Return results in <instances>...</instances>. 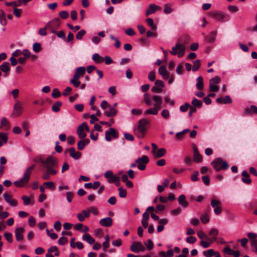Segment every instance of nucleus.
<instances>
[{"label": "nucleus", "mask_w": 257, "mask_h": 257, "mask_svg": "<svg viewBox=\"0 0 257 257\" xmlns=\"http://www.w3.org/2000/svg\"><path fill=\"white\" fill-rule=\"evenodd\" d=\"M145 103L148 106L154 105L155 107H151L145 111V114L157 115L159 110L162 108L163 103L162 98L160 96L154 95L150 96L149 94L146 93L144 94Z\"/></svg>", "instance_id": "nucleus-1"}, {"label": "nucleus", "mask_w": 257, "mask_h": 257, "mask_svg": "<svg viewBox=\"0 0 257 257\" xmlns=\"http://www.w3.org/2000/svg\"><path fill=\"white\" fill-rule=\"evenodd\" d=\"M149 124V121L147 119L142 118L139 120L134 128L135 134L139 138H144Z\"/></svg>", "instance_id": "nucleus-2"}, {"label": "nucleus", "mask_w": 257, "mask_h": 257, "mask_svg": "<svg viewBox=\"0 0 257 257\" xmlns=\"http://www.w3.org/2000/svg\"><path fill=\"white\" fill-rule=\"evenodd\" d=\"M35 167V165H33L28 167L25 171L24 176L19 180L15 181L14 184L17 187H22L27 184L30 179V176L34 169Z\"/></svg>", "instance_id": "nucleus-3"}, {"label": "nucleus", "mask_w": 257, "mask_h": 257, "mask_svg": "<svg viewBox=\"0 0 257 257\" xmlns=\"http://www.w3.org/2000/svg\"><path fill=\"white\" fill-rule=\"evenodd\" d=\"M213 169L219 172L222 170H226L229 168V165L227 162L224 161L221 158L218 157L213 160L211 163Z\"/></svg>", "instance_id": "nucleus-4"}, {"label": "nucleus", "mask_w": 257, "mask_h": 257, "mask_svg": "<svg viewBox=\"0 0 257 257\" xmlns=\"http://www.w3.org/2000/svg\"><path fill=\"white\" fill-rule=\"evenodd\" d=\"M85 68L84 67H78L75 71V73L73 79L70 81V83L75 87H78L80 85V81L79 80L80 77L85 74Z\"/></svg>", "instance_id": "nucleus-5"}, {"label": "nucleus", "mask_w": 257, "mask_h": 257, "mask_svg": "<svg viewBox=\"0 0 257 257\" xmlns=\"http://www.w3.org/2000/svg\"><path fill=\"white\" fill-rule=\"evenodd\" d=\"M44 166L48 169H56L58 167V160L52 156H49L45 161Z\"/></svg>", "instance_id": "nucleus-6"}, {"label": "nucleus", "mask_w": 257, "mask_h": 257, "mask_svg": "<svg viewBox=\"0 0 257 257\" xmlns=\"http://www.w3.org/2000/svg\"><path fill=\"white\" fill-rule=\"evenodd\" d=\"M185 50L186 46L185 45L177 43L175 46L172 48L170 53L173 55H177L178 57H182L184 55Z\"/></svg>", "instance_id": "nucleus-7"}, {"label": "nucleus", "mask_w": 257, "mask_h": 257, "mask_svg": "<svg viewBox=\"0 0 257 257\" xmlns=\"http://www.w3.org/2000/svg\"><path fill=\"white\" fill-rule=\"evenodd\" d=\"M208 15L210 17L221 22L228 21L230 19V16L228 15L216 11H210Z\"/></svg>", "instance_id": "nucleus-8"}, {"label": "nucleus", "mask_w": 257, "mask_h": 257, "mask_svg": "<svg viewBox=\"0 0 257 257\" xmlns=\"http://www.w3.org/2000/svg\"><path fill=\"white\" fill-rule=\"evenodd\" d=\"M61 24V21L59 18H56L52 21L48 22L46 24V28L49 30L51 33H56V30L58 29Z\"/></svg>", "instance_id": "nucleus-9"}, {"label": "nucleus", "mask_w": 257, "mask_h": 257, "mask_svg": "<svg viewBox=\"0 0 257 257\" xmlns=\"http://www.w3.org/2000/svg\"><path fill=\"white\" fill-rule=\"evenodd\" d=\"M149 162V158L146 155H143L142 157L138 158L136 163L138 164V168L141 170L144 171L146 168V164Z\"/></svg>", "instance_id": "nucleus-10"}, {"label": "nucleus", "mask_w": 257, "mask_h": 257, "mask_svg": "<svg viewBox=\"0 0 257 257\" xmlns=\"http://www.w3.org/2000/svg\"><path fill=\"white\" fill-rule=\"evenodd\" d=\"M211 205L214 208V212L216 215H219L222 211L221 202L217 199H212Z\"/></svg>", "instance_id": "nucleus-11"}, {"label": "nucleus", "mask_w": 257, "mask_h": 257, "mask_svg": "<svg viewBox=\"0 0 257 257\" xmlns=\"http://www.w3.org/2000/svg\"><path fill=\"white\" fill-rule=\"evenodd\" d=\"M130 249L135 252H139L140 251H144L146 248L141 242H134L130 246Z\"/></svg>", "instance_id": "nucleus-12"}, {"label": "nucleus", "mask_w": 257, "mask_h": 257, "mask_svg": "<svg viewBox=\"0 0 257 257\" xmlns=\"http://www.w3.org/2000/svg\"><path fill=\"white\" fill-rule=\"evenodd\" d=\"M105 140L107 141H110L111 140V137H112L113 138H117L118 137V135L116 133V131L114 128L112 127H110L109 128L108 131H106L105 133Z\"/></svg>", "instance_id": "nucleus-13"}, {"label": "nucleus", "mask_w": 257, "mask_h": 257, "mask_svg": "<svg viewBox=\"0 0 257 257\" xmlns=\"http://www.w3.org/2000/svg\"><path fill=\"white\" fill-rule=\"evenodd\" d=\"M23 107L22 103L18 100H15V103L14 106L13 114L16 116H18L22 113Z\"/></svg>", "instance_id": "nucleus-14"}, {"label": "nucleus", "mask_w": 257, "mask_h": 257, "mask_svg": "<svg viewBox=\"0 0 257 257\" xmlns=\"http://www.w3.org/2000/svg\"><path fill=\"white\" fill-rule=\"evenodd\" d=\"M192 148L194 152L193 161L196 163L201 162L202 161L203 158L201 155L199 153L197 146L193 144L192 145Z\"/></svg>", "instance_id": "nucleus-15"}, {"label": "nucleus", "mask_w": 257, "mask_h": 257, "mask_svg": "<svg viewBox=\"0 0 257 257\" xmlns=\"http://www.w3.org/2000/svg\"><path fill=\"white\" fill-rule=\"evenodd\" d=\"M4 197L6 201L9 203L11 206H16L18 205L17 200L13 199L12 195L8 193H5L4 194Z\"/></svg>", "instance_id": "nucleus-16"}, {"label": "nucleus", "mask_w": 257, "mask_h": 257, "mask_svg": "<svg viewBox=\"0 0 257 257\" xmlns=\"http://www.w3.org/2000/svg\"><path fill=\"white\" fill-rule=\"evenodd\" d=\"M25 229L23 227L17 228L15 229L16 239L18 241H21L24 239L23 233Z\"/></svg>", "instance_id": "nucleus-17"}, {"label": "nucleus", "mask_w": 257, "mask_h": 257, "mask_svg": "<svg viewBox=\"0 0 257 257\" xmlns=\"http://www.w3.org/2000/svg\"><path fill=\"white\" fill-rule=\"evenodd\" d=\"M68 152L70 156L75 160L79 159L81 157V153L76 151L75 149L73 147L67 150L66 152Z\"/></svg>", "instance_id": "nucleus-18"}, {"label": "nucleus", "mask_w": 257, "mask_h": 257, "mask_svg": "<svg viewBox=\"0 0 257 257\" xmlns=\"http://www.w3.org/2000/svg\"><path fill=\"white\" fill-rule=\"evenodd\" d=\"M99 224L103 227H110L112 224V219L110 217H106L99 220Z\"/></svg>", "instance_id": "nucleus-19"}, {"label": "nucleus", "mask_w": 257, "mask_h": 257, "mask_svg": "<svg viewBox=\"0 0 257 257\" xmlns=\"http://www.w3.org/2000/svg\"><path fill=\"white\" fill-rule=\"evenodd\" d=\"M224 253L228 255H233L234 257H239L240 252L237 250H234L228 246H226L223 249Z\"/></svg>", "instance_id": "nucleus-20"}, {"label": "nucleus", "mask_w": 257, "mask_h": 257, "mask_svg": "<svg viewBox=\"0 0 257 257\" xmlns=\"http://www.w3.org/2000/svg\"><path fill=\"white\" fill-rule=\"evenodd\" d=\"M216 102L219 104H226L232 102V99L228 95L225 96L224 97H220L216 99Z\"/></svg>", "instance_id": "nucleus-21"}, {"label": "nucleus", "mask_w": 257, "mask_h": 257, "mask_svg": "<svg viewBox=\"0 0 257 257\" xmlns=\"http://www.w3.org/2000/svg\"><path fill=\"white\" fill-rule=\"evenodd\" d=\"M57 173V171L56 169H48L47 170L46 172H45L42 176V178L44 180H49L50 179V175H54L56 174Z\"/></svg>", "instance_id": "nucleus-22"}, {"label": "nucleus", "mask_w": 257, "mask_h": 257, "mask_svg": "<svg viewBox=\"0 0 257 257\" xmlns=\"http://www.w3.org/2000/svg\"><path fill=\"white\" fill-rule=\"evenodd\" d=\"M166 154V150L164 148H160L157 150L154 153H153V155L154 158H158L162 157H163Z\"/></svg>", "instance_id": "nucleus-23"}, {"label": "nucleus", "mask_w": 257, "mask_h": 257, "mask_svg": "<svg viewBox=\"0 0 257 257\" xmlns=\"http://www.w3.org/2000/svg\"><path fill=\"white\" fill-rule=\"evenodd\" d=\"M242 178L241 179L242 181L246 184H249L251 183V180L249 178V175L247 171H243L242 172Z\"/></svg>", "instance_id": "nucleus-24"}, {"label": "nucleus", "mask_w": 257, "mask_h": 257, "mask_svg": "<svg viewBox=\"0 0 257 257\" xmlns=\"http://www.w3.org/2000/svg\"><path fill=\"white\" fill-rule=\"evenodd\" d=\"M84 128L83 123L80 125L77 130V134L81 139H83L86 137V134L84 133Z\"/></svg>", "instance_id": "nucleus-25"}, {"label": "nucleus", "mask_w": 257, "mask_h": 257, "mask_svg": "<svg viewBox=\"0 0 257 257\" xmlns=\"http://www.w3.org/2000/svg\"><path fill=\"white\" fill-rule=\"evenodd\" d=\"M251 113L257 114V107L254 105H251L249 108L247 107L244 109V114L249 115Z\"/></svg>", "instance_id": "nucleus-26"}, {"label": "nucleus", "mask_w": 257, "mask_h": 257, "mask_svg": "<svg viewBox=\"0 0 257 257\" xmlns=\"http://www.w3.org/2000/svg\"><path fill=\"white\" fill-rule=\"evenodd\" d=\"M179 204L182 207L186 208L188 206V203L186 200V197L184 195H181L178 198Z\"/></svg>", "instance_id": "nucleus-27"}, {"label": "nucleus", "mask_w": 257, "mask_h": 257, "mask_svg": "<svg viewBox=\"0 0 257 257\" xmlns=\"http://www.w3.org/2000/svg\"><path fill=\"white\" fill-rule=\"evenodd\" d=\"M174 255V250L172 249L168 250L166 252L161 251L159 253V257H173Z\"/></svg>", "instance_id": "nucleus-28"}, {"label": "nucleus", "mask_w": 257, "mask_h": 257, "mask_svg": "<svg viewBox=\"0 0 257 257\" xmlns=\"http://www.w3.org/2000/svg\"><path fill=\"white\" fill-rule=\"evenodd\" d=\"M82 238L90 244H92L95 242V239L88 233L84 234Z\"/></svg>", "instance_id": "nucleus-29"}, {"label": "nucleus", "mask_w": 257, "mask_h": 257, "mask_svg": "<svg viewBox=\"0 0 257 257\" xmlns=\"http://www.w3.org/2000/svg\"><path fill=\"white\" fill-rule=\"evenodd\" d=\"M159 73L160 75L167 79L169 76V74L167 72L166 68L165 66H161L159 69Z\"/></svg>", "instance_id": "nucleus-30"}, {"label": "nucleus", "mask_w": 257, "mask_h": 257, "mask_svg": "<svg viewBox=\"0 0 257 257\" xmlns=\"http://www.w3.org/2000/svg\"><path fill=\"white\" fill-rule=\"evenodd\" d=\"M216 34V31H212L208 36L205 37V39L208 42H213L215 40Z\"/></svg>", "instance_id": "nucleus-31"}, {"label": "nucleus", "mask_w": 257, "mask_h": 257, "mask_svg": "<svg viewBox=\"0 0 257 257\" xmlns=\"http://www.w3.org/2000/svg\"><path fill=\"white\" fill-rule=\"evenodd\" d=\"M89 140L88 139H84L83 140H80V141H79L78 142V144H77L78 149L79 150H82L84 148L85 145L89 144Z\"/></svg>", "instance_id": "nucleus-32"}, {"label": "nucleus", "mask_w": 257, "mask_h": 257, "mask_svg": "<svg viewBox=\"0 0 257 257\" xmlns=\"http://www.w3.org/2000/svg\"><path fill=\"white\" fill-rule=\"evenodd\" d=\"M109 111H105L104 114L106 116H107V117H111V116H114L117 113L116 109H115L114 108L111 107V106H110L109 107Z\"/></svg>", "instance_id": "nucleus-33"}, {"label": "nucleus", "mask_w": 257, "mask_h": 257, "mask_svg": "<svg viewBox=\"0 0 257 257\" xmlns=\"http://www.w3.org/2000/svg\"><path fill=\"white\" fill-rule=\"evenodd\" d=\"M197 83L196 87L199 90H202L204 87L203 79L201 76H199L197 79Z\"/></svg>", "instance_id": "nucleus-34"}, {"label": "nucleus", "mask_w": 257, "mask_h": 257, "mask_svg": "<svg viewBox=\"0 0 257 257\" xmlns=\"http://www.w3.org/2000/svg\"><path fill=\"white\" fill-rule=\"evenodd\" d=\"M0 68L3 72H8L10 70L9 63L8 62H5L3 63V64L1 65Z\"/></svg>", "instance_id": "nucleus-35"}, {"label": "nucleus", "mask_w": 257, "mask_h": 257, "mask_svg": "<svg viewBox=\"0 0 257 257\" xmlns=\"http://www.w3.org/2000/svg\"><path fill=\"white\" fill-rule=\"evenodd\" d=\"M155 7H156V5L154 4L149 5V8L146 12V16H148L156 12V9H155Z\"/></svg>", "instance_id": "nucleus-36"}, {"label": "nucleus", "mask_w": 257, "mask_h": 257, "mask_svg": "<svg viewBox=\"0 0 257 257\" xmlns=\"http://www.w3.org/2000/svg\"><path fill=\"white\" fill-rule=\"evenodd\" d=\"M212 242H213V240H212L211 238H210V240H202L200 242V244L203 247L206 248L208 247Z\"/></svg>", "instance_id": "nucleus-37"}, {"label": "nucleus", "mask_w": 257, "mask_h": 257, "mask_svg": "<svg viewBox=\"0 0 257 257\" xmlns=\"http://www.w3.org/2000/svg\"><path fill=\"white\" fill-rule=\"evenodd\" d=\"M8 139L7 134L0 133V147L2 146L3 143H6Z\"/></svg>", "instance_id": "nucleus-38"}, {"label": "nucleus", "mask_w": 257, "mask_h": 257, "mask_svg": "<svg viewBox=\"0 0 257 257\" xmlns=\"http://www.w3.org/2000/svg\"><path fill=\"white\" fill-rule=\"evenodd\" d=\"M197 236L198 237L202 240H210V238H209L208 236L202 230H200L197 232Z\"/></svg>", "instance_id": "nucleus-39"}, {"label": "nucleus", "mask_w": 257, "mask_h": 257, "mask_svg": "<svg viewBox=\"0 0 257 257\" xmlns=\"http://www.w3.org/2000/svg\"><path fill=\"white\" fill-rule=\"evenodd\" d=\"M92 60L97 63H102L104 61V59L101 57L97 53H95L93 55Z\"/></svg>", "instance_id": "nucleus-40"}, {"label": "nucleus", "mask_w": 257, "mask_h": 257, "mask_svg": "<svg viewBox=\"0 0 257 257\" xmlns=\"http://www.w3.org/2000/svg\"><path fill=\"white\" fill-rule=\"evenodd\" d=\"M218 234V231L216 228H212L210 230L209 235L212 237L211 239L213 241L216 240Z\"/></svg>", "instance_id": "nucleus-41"}, {"label": "nucleus", "mask_w": 257, "mask_h": 257, "mask_svg": "<svg viewBox=\"0 0 257 257\" xmlns=\"http://www.w3.org/2000/svg\"><path fill=\"white\" fill-rule=\"evenodd\" d=\"M146 22L148 25L151 27V29L153 31H155L157 29V27L154 25L153 20L151 18H148L146 19Z\"/></svg>", "instance_id": "nucleus-42"}, {"label": "nucleus", "mask_w": 257, "mask_h": 257, "mask_svg": "<svg viewBox=\"0 0 257 257\" xmlns=\"http://www.w3.org/2000/svg\"><path fill=\"white\" fill-rule=\"evenodd\" d=\"M105 241L103 242V249L105 251L109 246V238L108 235H106L105 236Z\"/></svg>", "instance_id": "nucleus-43"}, {"label": "nucleus", "mask_w": 257, "mask_h": 257, "mask_svg": "<svg viewBox=\"0 0 257 257\" xmlns=\"http://www.w3.org/2000/svg\"><path fill=\"white\" fill-rule=\"evenodd\" d=\"M2 126L6 127V130H8L10 128V124L9 121L6 117H3L1 120Z\"/></svg>", "instance_id": "nucleus-44"}, {"label": "nucleus", "mask_w": 257, "mask_h": 257, "mask_svg": "<svg viewBox=\"0 0 257 257\" xmlns=\"http://www.w3.org/2000/svg\"><path fill=\"white\" fill-rule=\"evenodd\" d=\"M61 105V102L58 101L52 106V109L54 112H58L60 110V107Z\"/></svg>", "instance_id": "nucleus-45"}, {"label": "nucleus", "mask_w": 257, "mask_h": 257, "mask_svg": "<svg viewBox=\"0 0 257 257\" xmlns=\"http://www.w3.org/2000/svg\"><path fill=\"white\" fill-rule=\"evenodd\" d=\"M215 251L213 249H209L208 250L204 251L203 253L205 257H212L214 255Z\"/></svg>", "instance_id": "nucleus-46"}, {"label": "nucleus", "mask_w": 257, "mask_h": 257, "mask_svg": "<svg viewBox=\"0 0 257 257\" xmlns=\"http://www.w3.org/2000/svg\"><path fill=\"white\" fill-rule=\"evenodd\" d=\"M161 116L165 119H168L170 116V113L168 109H163L161 112Z\"/></svg>", "instance_id": "nucleus-47"}, {"label": "nucleus", "mask_w": 257, "mask_h": 257, "mask_svg": "<svg viewBox=\"0 0 257 257\" xmlns=\"http://www.w3.org/2000/svg\"><path fill=\"white\" fill-rule=\"evenodd\" d=\"M43 185L52 190H54L55 189V184L52 181L45 182L44 183Z\"/></svg>", "instance_id": "nucleus-48"}, {"label": "nucleus", "mask_w": 257, "mask_h": 257, "mask_svg": "<svg viewBox=\"0 0 257 257\" xmlns=\"http://www.w3.org/2000/svg\"><path fill=\"white\" fill-rule=\"evenodd\" d=\"M200 220L203 223H207L209 221V218L207 213H203L200 216Z\"/></svg>", "instance_id": "nucleus-49"}, {"label": "nucleus", "mask_w": 257, "mask_h": 257, "mask_svg": "<svg viewBox=\"0 0 257 257\" xmlns=\"http://www.w3.org/2000/svg\"><path fill=\"white\" fill-rule=\"evenodd\" d=\"M200 66V61L199 60H197L196 61H193V66L192 67V70L193 71H196L198 70Z\"/></svg>", "instance_id": "nucleus-50"}, {"label": "nucleus", "mask_w": 257, "mask_h": 257, "mask_svg": "<svg viewBox=\"0 0 257 257\" xmlns=\"http://www.w3.org/2000/svg\"><path fill=\"white\" fill-rule=\"evenodd\" d=\"M33 49L36 53L39 52L41 50V44L39 43H35L33 46Z\"/></svg>", "instance_id": "nucleus-51"}, {"label": "nucleus", "mask_w": 257, "mask_h": 257, "mask_svg": "<svg viewBox=\"0 0 257 257\" xmlns=\"http://www.w3.org/2000/svg\"><path fill=\"white\" fill-rule=\"evenodd\" d=\"M173 12V9L171 8L170 4H167L164 5V12L166 14H170Z\"/></svg>", "instance_id": "nucleus-52"}, {"label": "nucleus", "mask_w": 257, "mask_h": 257, "mask_svg": "<svg viewBox=\"0 0 257 257\" xmlns=\"http://www.w3.org/2000/svg\"><path fill=\"white\" fill-rule=\"evenodd\" d=\"M61 96V93L57 88H55L53 90L52 93V97L54 98H58Z\"/></svg>", "instance_id": "nucleus-53"}, {"label": "nucleus", "mask_w": 257, "mask_h": 257, "mask_svg": "<svg viewBox=\"0 0 257 257\" xmlns=\"http://www.w3.org/2000/svg\"><path fill=\"white\" fill-rule=\"evenodd\" d=\"M221 81V78L218 76H216L215 77H214V78H211V79H210V81H209V83H210L211 84H218Z\"/></svg>", "instance_id": "nucleus-54"}, {"label": "nucleus", "mask_w": 257, "mask_h": 257, "mask_svg": "<svg viewBox=\"0 0 257 257\" xmlns=\"http://www.w3.org/2000/svg\"><path fill=\"white\" fill-rule=\"evenodd\" d=\"M192 104L196 107H201L202 102L201 100H198L197 99L194 98L192 101Z\"/></svg>", "instance_id": "nucleus-55"}, {"label": "nucleus", "mask_w": 257, "mask_h": 257, "mask_svg": "<svg viewBox=\"0 0 257 257\" xmlns=\"http://www.w3.org/2000/svg\"><path fill=\"white\" fill-rule=\"evenodd\" d=\"M6 239L10 243L13 242V235L10 232H6L4 234Z\"/></svg>", "instance_id": "nucleus-56"}, {"label": "nucleus", "mask_w": 257, "mask_h": 257, "mask_svg": "<svg viewBox=\"0 0 257 257\" xmlns=\"http://www.w3.org/2000/svg\"><path fill=\"white\" fill-rule=\"evenodd\" d=\"M119 196L121 198H124L126 196L127 192L125 189H123L121 187L118 188Z\"/></svg>", "instance_id": "nucleus-57"}, {"label": "nucleus", "mask_w": 257, "mask_h": 257, "mask_svg": "<svg viewBox=\"0 0 257 257\" xmlns=\"http://www.w3.org/2000/svg\"><path fill=\"white\" fill-rule=\"evenodd\" d=\"M86 34V31L84 30H81L76 35V38L77 40H81L83 36Z\"/></svg>", "instance_id": "nucleus-58"}, {"label": "nucleus", "mask_w": 257, "mask_h": 257, "mask_svg": "<svg viewBox=\"0 0 257 257\" xmlns=\"http://www.w3.org/2000/svg\"><path fill=\"white\" fill-rule=\"evenodd\" d=\"M145 244L148 250H151L154 247V243L151 239L147 240L146 242H145Z\"/></svg>", "instance_id": "nucleus-59"}, {"label": "nucleus", "mask_w": 257, "mask_h": 257, "mask_svg": "<svg viewBox=\"0 0 257 257\" xmlns=\"http://www.w3.org/2000/svg\"><path fill=\"white\" fill-rule=\"evenodd\" d=\"M22 199L24 201V205H28L31 203V199L29 197L24 195L22 197Z\"/></svg>", "instance_id": "nucleus-60"}, {"label": "nucleus", "mask_w": 257, "mask_h": 257, "mask_svg": "<svg viewBox=\"0 0 257 257\" xmlns=\"http://www.w3.org/2000/svg\"><path fill=\"white\" fill-rule=\"evenodd\" d=\"M251 247L252 251L257 252V239L251 240Z\"/></svg>", "instance_id": "nucleus-61"}, {"label": "nucleus", "mask_w": 257, "mask_h": 257, "mask_svg": "<svg viewBox=\"0 0 257 257\" xmlns=\"http://www.w3.org/2000/svg\"><path fill=\"white\" fill-rule=\"evenodd\" d=\"M67 241H68L67 238L66 237L62 236L59 239V240L58 241V243L60 245H63L65 244L67 242Z\"/></svg>", "instance_id": "nucleus-62"}, {"label": "nucleus", "mask_w": 257, "mask_h": 257, "mask_svg": "<svg viewBox=\"0 0 257 257\" xmlns=\"http://www.w3.org/2000/svg\"><path fill=\"white\" fill-rule=\"evenodd\" d=\"M59 15L61 18L66 19L68 18L69 13L66 11H63L59 13Z\"/></svg>", "instance_id": "nucleus-63"}, {"label": "nucleus", "mask_w": 257, "mask_h": 257, "mask_svg": "<svg viewBox=\"0 0 257 257\" xmlns=\"http://www.w3.org/2000/svg\"><path fill=\"white\" fill-rule=\"evenodd\" d=\"M190 107H191V105L189 103H186L184 105L180 106V109L182 112H185Z\"/></svg>", "instance_id": "nucleus-64"}]
</instances>
